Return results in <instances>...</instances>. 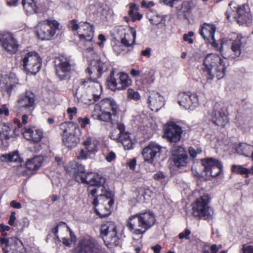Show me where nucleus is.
Wrapping results in <instances>:
<instances>
[{
	"label": "nucleus",
	"instance_id": "nucleus-1",
	"mask_svg": "<svg viewBox=\"0 0 253 253\" xmlns=\"http://www.w3.org/2000/svg\"><path fill=\"white\" fill-rule=\"evenodd\" d=\"M107 70V66L101 60H93L91 62L85 70L89 75H92L88 79H81L76 81L73 87V92L79 102L87 105H90L100 98L102 91V85L95 79L101 76Z\"/></svg>",
	"mask_w": 253,
	"mask_h": 253
},
{
	"label": "nucleus",
	"instance_id": "nucleus-2",
	"mask_svg": "<svg viewBox=\"0 0 253 253\" xmlns=\"http://www.w3.org/2000/svg\"><path fill=\"white\" fill-rule=\"evenodd\" d=\"M66 170L72 173L76 180L79 182L86 183L89 186L97 187L102 191L104 189L105 178L103 177L95 172L85 173L84 166L76 161L69 162L66 166Z\"/></svg>",
	"mask_w": 253,
	"mask_h": 253
},
{
	"label": "nucleus",
	"instance_id": "nucleus-3",
	"mask_svg": "<svg viewBox=\"0 0 253 253\" xmlns=\"http://www.w3.org/2000/svg\"><path fill=\"white\" fill-rule=\"evenodd\" d=\"M203 64V73L208 81H211L215 76L218 80L225 76L226 67L224 60L218 55L209 54L205 58Z\"/></svg>",
	"mask_w": 253,
	"mask_h": 253
},
{
	"label": "nucleus",
	"instance_id": "nucleus-4",
	"mask_svg": "<svg viewBox=\"0 0 253 253\" xmlns=\"http://www.w3.org/2000/svg\"><path fill=\"white\" fill-rule=\"evenodd\" d=\"M118 111V107L115 100L111 98L101 100L94 105L91 116L94 119L104 122L112 121Z\"/></svg>",
	"mask_w": 253,
	"mask_h": 253
},
{
	"label": "nucleus",
	"instance_id": "nucleus-5",
	"mask_svg": "<svg viewBox=\"0 0 253 253\" xmlns=\"http://www.w3.org/2000/svg\"><path fill=\"white\" fill-rule=\"evenodd\" d=\"M210 197L208 195H204L197 199L193 205V214L195 217L205 220L212 219L213 209L209 206Z\"/></svg>",
	"mask_w": 253,
	"mask_h": 253
},
{
	"label": "nucleus",
	"instance_id": "nucleus-6",
	"mask_svg": "<svg viewBox=\"0 0 253 253\" xmlns=\"http://www.w3.org/2000/svg\"><path fill=\"white\" fill-rule=\"evenodd\" d=\"M70 24L72 30H78V35L80 42L84 44L87 43L89 48H90L94 37L93 26L87 22H81L79 25L75 19L71 20Z\"/></svg>",
	"mask_w": 253,
	"mask_h": 253
},
{
	"label": "nucleus",
	"instance_id": "nucleus-7",
	"mask_svg": "<svg viewBox=\"0 0 253 253\" xmlns=\"http://www.w3.org/2000/svg\"><path fill=\"white\" fill-rule=\"evenodd\" d=\"M59 23L55 20H46L38 24L35 32L41 40H50L59 29Z\"/></svg>",
	"mask_w": 253,
	"mask_h": 253
},
{
	"label": "nucleus",
	"instance_id": "nucleus-8",
	"mask_svg": "<svg viewBox=\"0 0 253 253\" xmlns=\"http://www.w3.org/2000/svg\"><path fill=\"white\" fill-rule=\"evenodd\" d=\"M21 65L27 73L35 75L41 69L42 59L36 52L23 53L21 55Z\"/></svg>",
	"mask_w": 253,
	"mask_h": 253
},
{
	"label": "nucleus",
	"instance_id": "nucleus-9",
	"mask_svg": "<svg viewBox=\"0 0 253 253\" xmlns=\"http://www.w3.org/2000/svg\"><path fill=\"white\" fill-rule=\"evenodd\" d=\"M110 137L121 142L126 150H130L133 148V142L130 136V133L125 131V126L121 123H117L113 126Z\"/></svg>",
	"mask_w": 253,
	"mask_h": 253
},
{
	"label": "nucleus",
	"instance_id": "nucleus-10",
	"mask_svg": "<svg viewBox=\"0 0 253 253\" xmlns=\"http://www.w3.org/2000/svg\"><path fill=\"white\" fill-rule=\"evenodd\" d=\"M101 234L105 245L108 248H113L119 244L116 226L113 222L109 221L103 224Z\"/></svg>",
	"mask_w": 253,
	"mask_h": 253
},
{
	"label": "nucleus",
	"instance_id": "nucleus-11",
	"mask_svg": "<svg viewBox=\"0 0 253 253\" xmlns=\"http://www.w3.org/2000/svg\"><path fill=\"white\" fill-rule=\"evenodd\" d=\"M52 232L59 241L67 247H71L76 241V236L65 223H59L52 229Z\"/></svg>",
	"mask_w": 253,
	"mask_h": 253
},
{
	"label": "nucleus",
	"instance_id": "nucleus-12",
	"mask_svg": "<svg viewBox=\"0 0 253 253\" xmlns=\"http://www.w3.org/2000/svg\"><path fill=\"white\" fill-rule=\"evenodd\" d=\"M63 130L62 141L64 144L69 148L75 147L79 142L80 139L77 135L78 129L73 123H64L61 125Z\"/></svg>",
	"mask_w": 253,
	"mask_h": 253
},
{
	"label": "nucleus",
	"instance_id": "nucleus-13",
	"mask_svg": "<svg viewBox=\"0 0 253 253\" xmlns=\"http://www.w3.org/2000/svg\"><path fill=\"white\" fill-rule=\"evenodd\" d=\"M210 114L213 123L217 126L223 127L228 122L227 108L222 102H216Z\"/></svg>",
	"mask_w": 253,
	"mask_h": 253
},
{
	"label": "nucleus",
	"instance_id": "nucleus-14",
	"mask_svg": "<svg viewBox=\"0 0 253 253\" xmlns=\"http://www.w3.org/2000/svg\"><path fill=\"white\" fill-rule=\"evenodd\" d=\"M164 131V138L171 143H176L181 140L183 130L180 126L170 122L165 125Z\"/></svg>",
	"mask_w": 253,
	"mask_h": 253
},
{
	"label": "nucleus",
	"instance_id": "nucleus-15",
	"mask_svg": "<svg viewBox=\"0 0 253 253\" xmlns=\"http://www.w3.org/2000/svg\"><path fill=\"white\" fill-rule=\"evenodd\" d=\"M56 73L61 80L69 79L71 70L70 60L64 56H60L54 60Z\"/></svg>",
	"mask_w": 253,
	"mask_h": 253
},
{
	"label": "nucleus",
	"instance_id": "nucleus-16",
	"mask_svg": "<svg viewBox=\"0 0 253 253\" xmlns=\"http://www.w3.org/2000/svg\"><path fill=\"white\" fill-rule=\"evenodd\" d=\"M75 253H100V249L90 237L82 238L75 249Z\"/></svg>",
	"mask_w": 253,
	"mask_h": 253
},
{
	"label": "nucleus",
	"instance_id": "nucleus-17",
	"mask_svg": "<svg viewBox=\"0 0 253 253\" xmlns=\"http://www.w3.org/2000/svg\"><path fill=\"white\" fill-rule=\"evenodd\" d=\"M113 76L114 72H112L107 83L108 86L112 90L125 89L132 84V81L127 74L120 73L121 83H117V80L113 77Z\"/></svg>",
	"mask_w": 253,
	"mask_h": 253
},
{
	"label": "nucleus",
	"instance_id": "nucleus-18",
	"mask_svg": "<svg viewBox=\"0 0 253 253\" xmlns=\"http://www.w3.org/2000/svg\"><path fill=\"white\" fill-rule=\"evenodd\" d=\"M231 40L232 41L231 49L233 52L231 55V58H236L239 57L242 50L245 47L248 39L246 37L242 36L241 34H232ZM231 40L229 39V41Z\"/></svg>",
	"mask_w": 253,
	"mask_h": 253
},
{
	"label": "nucleus",
	"instance_id": "nucleus-19",
	"mask_svg": "<svg viewBox=\"0 0 253 253\" xmlns=\"http://www.w3.org/2000/svg\"><path fill=\"white\" fill-rule=\"evenodd\" d=\"M202 165L205 175L207 176L215 177L218 175L221 171L222 165L221 163L212 158L207 159L202 161Z\"/></svg>",
	"mask_w": 253,
	"mask_h": 253
},
{
	"label": "nucleus",
	"instance_id": "nucleus-20",
	"mask_svg": "<svg viewBox=\"0 0 253 253\" xmlns=\"http://www.w3.org/2000/svg\"><path fill=\"white\" fill-rule=\"evenodd\" d=\"M35 95L30 91L21 94L17 100L18 106L27 110L28 113L31 114L35 107Z\"/></svg>",
	"mask_w": 253,
	"mask_h": 253
},
{
	"label": "nucleus",
	"instance_id": "nucleus-21",
	"mask_svg": "<svg viewBox=\"0 0 253 253\" xmlns=\"http://www.w3.org/2000/svg\"><path fill=\"white\" fill-rule=\"evenodd\" d=\"M178 104L186 109L193 110L198 103L197 96L190 92H181L178 96Z\"/></svg>",
	"mask_w": 253,
	"mask_h": 253
},
{
	"label": "nucleus",
	"instance_id": "nucleus-22",
	"mask_svg": "<svg viewBox=\"0 0 253 253\" xmlns=\"http://www.w3.org/2000/svg\"><path fill=\"white\" fill-rule=\"evenodd\" d=\"M0 42L3 48L10 54L15 53L18 49V44L12 35L6 33L0 36Z\"/></svg>",
	"mask_w": 253,
	"mask_h": 253
},
{
	"label": "nucleus",
	"instance_id": "nucleus-23",
	"mask_svg": "<svg viewBox=\"0 0 253 253\" xmlns=\"http://www.w3.org/2000/svg\"><path fill=\"white\" fill-rule=\"evenodd\" d=\"M22 134L25 139L35 143L40 142L43 137L42 129L35 126L26 127Z\"/></svg>",
	"mask_w": 253,
	"mask_h": 253
},
{
	"label": "nucleus",
	"instance_id": "nucleus-24",
	"mask_svg": "<svg viewBox=\"0 0 253 253\" xmlns=\"http://www.w3.org/2000/svg\"><path fill=\"white\" fill-rule=\"evenodd\" d=\"M127 226L133 234L140 235L146 230L138 214L130 216L127 221Z\"/></svg>",
	"mask_w": 253,
	"mask_h": 253
},
{
	"label": "nucleus",
	"instance_id": "nucleus-25",
	"mask_svg": "<svg viewBox=\"0 0 253 253\" xmlns=\"http://www.w3.org/2000/svg\"><path fill=\"white\" fill-rule=\"evenodd\" d=\"M158 152V144L156 143L151 142L147 146L143 148L141 154L144 162L153 164Z\"/></svg>",
	"mask_w": 253,
	"mask_h": 253
},
{
	"label": "nucleus",
	"instance_id": "nucleus-26",
	"mask_svg": "<svg viewBox=\"0 0 253 253\" xmlns=\"http://www.w3.org/2000/svg\"><path fill=\"white\" fill-rule=\"evenodd\" d=\"M237 13L238 15L237 22L239 24L242 25L251 21L252 15L248 5L243 4L238 7Z\"/></svg>",
	"mask_w": 253,
	"mask_h": 253
},
{
	"label": "nucleus",
	"instance_id": "nucleus-27",
	"mask_svg": "<svg viewBox=\"0 0 253 253\" xmlns=\"http://www.w3.org/2000/svg\"><path fill=\"white\" fill-rule=\"evenodd\" d=\"M15 127L10 124H3L0 131V139L3 142L17 135Z\"/></svg>",
	"mask_w": 253,
	"mask_h": 253
},
{
	"label": "nucleus",
	"instance_id": "nucleus-28",
	"mask_svg": "<svg viewBox=\"0 0 253 253\" xmlns=\"http://www.w3.org/2000/svg\"><path fill=\"white\" fill-rule=\"evenodd\" d=\"M13 239L14 243L2 248L3 252L4 253H24L25 250L22 242L16 237H13Z\"/></svg>",
	"mask_w": 253,
	"mask_h": 253
},
{
	"label": "nucleus",
	"instance_id": "nucleus-29",
	"mask_svg": "<svg viewBox=\"0 0 253 253\" xmlns=\"http://www.w3.org/2000/svg\"><path fill=\"white\" fill-rule=\"evenodd\" d=\"M216 29L214 25L211 23H204L201 26L200 34L205 41L213 40Z\"/></svg>",
	"mask_w": 253,
	"mask_h": 253
},
{
	"label": "nucleus",
	"instance_id": "nucleus-30",
	"mask_svg": "<svg viewBox=\"0 0 253 253\" xmlns=\"http://www.w3.org/2000/svg\"><path fill=\"white\" fill-rule=\"evenodd\" d=\"M136 32L133 27H129L124 38L121 39V43L126 47H131L135 43Z\"/></svg>",
	"mask_w": 253,
	"mask_h": 253
},
{
	"label": "nucleus",
	"instance_id": "nucleus-31",
	"mask_svg": "<svg viewBox=\"0 0 253 253\" xmlns=\"http://www.w3.org/2000/svg\"><path fill=\"white\" fill-rule=\"evenodd\" d=\"M138 214L146 230L154 225L155 217L153 212L148 211L138 213Z\"/></svg>",
	"mask_w": 253,
	"mask_h": 253
},
{
	"label": "nucleus",
	"instance_id": "nucleus-32",
	"mask_svg": "<svg viewBox=\"0 0 253 253\" xmlns=\"http://www.w3.org/2000/svg\"><path fill=\"white\" fill-rule=\"evenodd\" d=\"M93 204L96 213L100 217H104L110 214L111 210L110 206H106L103 203L98 202L97 199H94Z\"/></svg>",
	"mask_w": 253,
	"mask_h": 253
},
{
	"label": "nucleus",
	"instance_id": "nucleus-33",
	"mask_svg": "<svg viewBox=\"0 0 253 253\" xmlns=\"http://www.w3.org/2000/svg\"><path fill=\"white\" fill-rule=\"evenodd\" d=\"M2 82V84H4L7 92L10 93L11 90L18 84V79L15 74L10 73L5 76Z\"/></svg>",
	"mask_w": 253,
	"mask_h": 253
},
{
	"label": "nucleus",
	"instance_id": "nucleus-34",
	"mask_svg": "<svg viewBox=\"0 0 253 253\" xmlns=\"http://www.w3.org/2000/svg\"><path fill=\"white\" fill-rule=\"evenodd\" d=\"M141 4L142 7L149 8V11L147 13V17L152 24L157 25L158 16L157 12L156 10L153 11L150 9L152 6L154 5V2L152 1L147 2L146 1L143 0L141 1Z\"/></svg>",
	"mask_w": 253,
	"mask_h": 253
},
{
	"label": "nucleus",
	"instance_id": "nucleus-35",
	"mask_svg": "<svg viewBox=\"0 0 253 253\" xmlns=\"http://www.w3.org/2000/svg\"><path fill=\"white\" fill-rule=\"evenodd\" d=\"M42 160L43 158L41 156H37L30 159L26 162V168L31 171H36L41 167Z\"/></svg>",
	"mask_w": 253,
	"mask_h": 253
},
{
	"label": "nucleus",
	"instance_id": "nucleus-36",
	"mask_svg": "<svg viewBox=\"0 0 253 253\" xmlns=\"http://www.w3.org/2000/svg\"><path fill=\"white\" fill-rule=\"evenodd\" d=\"M95 199H98V202L99 203H103L104 205L110 206V208L111 209L112 206L114 204V200L113 195L111 193L106 192H102L99 195V197Z\"/></svg>",
	"mask_w": 253,
	"mask_h": 253
},
{
	"label": "nucleus",
	"instance_id": "nucleus-37",
	"mask_svg": "<svg viewBox=\"0 0 253 253\" xmlns=\"http://www.w3.org/2000/svg\"><path fill=\"white\" fill-rule=\"evenodd\" d=\"M0 160L2 162H20L22 159L18 151H15L13 152L3 154L0 156Z\"/></svg>",
	"mask_w": 253,
	"mask_h": 253
},
{
	"label": "nucleus",
	"instance_id": "nucleus-38",
	"mask_svg": "<svg viewBox=\"0 0 253 253\" xmlns=\"http://www.w3.org/2000/svg\"><path fill=\"white\" fill-rule=\"evenodd\" d=\"M37 0H22V5L26 12L32 14L37 12Z\"/></svg>",
	"mask_w": 253,
	"mask_h": 253
},
{
	"label": "nucleus",
	"instance_id": "nucleus-39",
	"mask_svg": "<svg viewBox=\"0 0 253 253\" xmlns=\"http://www.w3.org/2000/svg\"><path fill=\"white\" fill-rule=\"evenodd\" d=\"M174 165L180 168L185 167L188 163V155L186 154H180L179 156H172Z\"/></svg>",
	"mask_w": 253,
	"mask_h": 253
},
{
	"label": "nucleus",
	"instance_id": "nucleus-40",
	"mask_svg": "<svg viewBox=\"0 0 253 253\" xmlns=\"http://www.w3.org/2000/svg\"><path fill=\"white\" fill-rule=\"evenodd\" d=\"M253 149V146L246 143H242L238 147L237 151L240 154L248 157L250 152L252 151Z\"/></svg>",
	"mask_w": 253,
	"mask_h": 253
},
{
	"label": "nucleus",
	"instance_id": "nucleus-41",
	"mask_svg": "<svg viewBox=\"0 0 253 253\" xmlns=\"http://www.w3.org/2000/svg\"><path fill=\"white\" fill-rule=\"evenodd\" d=\"M232 171L237 174H245L246 177L251 172V170L241 165H234L232 167Z\"/></svg>",
	"mask_w": 253,
	"mask_h": 253
},
{
	"label": "nucleus",
	"instance_id": "nucleus-42",
	"mask_svg": "<svg viewBox=\"0 0 253 253\" xmlns=\"http://www.w3.org/2000/svg\"><path fill=\"white\" fill-rule=\"evenodd\" d=\"M144 193V190L141 189L139 191H136L134 193L133 198L131 200V202L135 205L137 203L141 202L145 198L143 196Z\"/></svg>",
	"mask_w": 253,
	"mask_h": 253
},
{
	"label": "nucleus",
	"instance_id": "nucleus-43",
	"mask_svg": "<svg viewBox=\"0 0 253 253\" xmlns=\"http://www.w3.org/2000/svg\"><path fill=\"white\" fill-rule=\"evenodd\" d=\"M172 156H179L180 154H186L185 149L181 146L174 145L171 148Z\"/></svg>",
	"mask_w": 253,
	"mask_h": 253
},
{
	"label": "nucleus",
	"instance_id": "nucleus-44",
	"mask_svg": "<svg viewBox=\"0 0 253 253\" xmlns=\"http://www.w3.org/2000/svg\"><path fill=\"white\" fill-rule=\"evenodd\" d=\"M127 97L130 99L137 101L140 98V95L138 92L134 91L132 88H128L127 90Z\"/></svg>",
	"mask_w": 253,
	"mask_h": 253
},
{
	"label": "nucleus",
	"instance_id": "nucleus-45",
	"mask_svg": "<svg viewBox=\"0 0 253 253\" xmlns=\"http://www.w3.org/2000/svg\"><path fill=\"white\" fill-rule=\"evenodd\" d=\"M84 145L85 146V149H86L89 152H94L95 150V145L91 143V138L88 137L84 142Z\"/></svg>",
	"mask_w": 253,
	"mask_h": 253
},
{
	"label": "nucleus",
	"instance_id": "nucleus-46",
	"mask_svg": "<svg viewBox=\"0 0 253 253\" xmlns=\"http://www.w3.org/2000/svg\"><path fill=\"white\" fill-rule=\"evenodd\" d=\"M192 3L193 2L191 1H184L182 3L181 7L179 9H178V7H177V10L179 12L181 9H183L184 12L188 11L192 9Z\"/></svg>",
	"mask_w": 253,
	"mask_h": 253
},
{
	"label": "nucleus",
	"instance_id": "nucleus-47",
	"mask_svg": "<svg viewBox=\"0 0 253 253\" xmlns=\"http://www.w3.org/2000/svg\"><path fill=\"white\" fill-rule=\"evenodd\" d=\"M92 186H90L88 188V190L89 191V194L91 196H92L93 197H94V198H97L99 197V195L100 193H99V191H101V193H102V190L101 189H98L97 187H91ZM105 188L102 190V192H105Z\"/></svg>",
	"mask_w": 253,
	"mask_h": 253
},
{
	"label": "nucleus",
	"instance_id": "nucleus-48",
	"mask_svg": "<svg viewBox=\"0 0 253 253\" xmlns=\"http://www.w3.org/2000/svg\"><path fill=\"white\" fill-rule=\"evenodd\" d=\"M202 152V150L200 148H195L190 147L189 148V153L191 157L193 159L195 158L198 154H200Z\"/></svg>",
	"mask_w": 253,
	"mask_h": 253
},
{
	"label": "nucleus",
	"instance_id": "nucleus-49",
	"mask_svg": "<svg viewBox=\"0 0 253 253\" xmlns=\"http://www.w3.org/2000/svg\"><path fill=\"white\" fill-rule=\"evenodd\" d=\"M126 47L123 44L121 43H116L113 46L114 51L117 54H119L122 52L126 50Z\"/></svg>",
	"mask_w": 253,
	"mask_h": 253
},
{
	"label": "nucleus",
	"instance_id": "nucleus-50",
	"mask_svg": "<svg viewBox=\"0 0 253 253\" xmlns=\"http://www.w3.org/2000/svg\"><path fill=\"white\" fill-rule=\"evenodd\" d=\"M14 239L13 237H11L8 239L4 238H0V245L1 246L4 245V247L9 246V244H12L14 243Z\"/></svg>",
	"mask_w": 253,
	"mask_h": 253
},
{
	"label": "nucleus",
	"instance_id": "nucleus-51",
	"mask_svg": "<svg viewBox=\"0 0 253 253\" xmlns=\"http://www.w3.org/2000/svg\"><path fill=\"white\" fill-rule=\"evenodd\" d=\"M91 152H89L86 149H82L81 150L79 155L78 156V159L79 160H85L89 156Z\"/></svg>",
	"mask_w": 253,
	"mask_h": 253
},
{
	"label": "nucleus",
	"instance_id": "nucleus-52",
	"mask_svg": "<svg viewBox=\"0 0 253 253\" xmlns=\"http://www.w3.org/2000/svg\"><path fill=\"white\" fill-rule=\"evenodd\" d=\"M194 35V33L192 31L188 32V34H185L183 35V40L184 41L188 42L189 44H192L193 43V40L191 38Z\"/></svg>",
	"mask_w": 253,
	"mask_h": 253
},
{
	"label": "nucleus",
	"instance_id": "nucleus-53",
	"mask_svg": "<svg viewBox=\"0 0 253 253\" xmlns=\"http://www.w3.org/2000/svg\"><path fill=\"white\" fill-rule=\"evenodd\" d=\"M67 112L69 115V119L72 120L77 113V109L75 107L68 108Z\"/></svg>",
	"mask_w": 253,
	"mask_h": 253
},
{
	"label": "nucleus",
	"instance_id": "nucleus-54",
	"mask_svg": "<svg viewBox=\"0 0 253 253\" xmlns=\"http://www.w3.org/2000/svg\"><path fill=\"white\" fill-rule=\"evenodd\" d=\"M78 122L81 124V127L83 128H84L87 125L90 123L89 119L87 118H82L80 117L78 118Z\"/></svg>",
	"mask_w": 253,
	"mask_h": 253
},
{
	"label": "nucleus",
	"instance_id": "nucleus-55",
	"mask_svg": "<svg viewBox=\"0 0 253 253\" xmlns=\"http://www.w3.org/2000/svg\"><path fill=\"white\" fill-rule=\"evenodd\" d=\"M242 250L243 253H253V246L247 244L244 245Z\"/></svg>",
	"mask_w": 253,
	"mask_h": 253
},
{
	"label": "nucleus",
	"instance_id": "nucleus-56",
	"mask_svg": "<svg viewBox=\"0 0 253 253\" xmlns=\"http://www.w3.org/2000/svg\"><path fill=\"white\" fill-rule=\"evenodd\" d=\"M136 165V160L135 158L130 160L126 163V166L131 170H134Z\"/></svg>",
	"mask_w": 253,
	"mask_h": 253
},
{
	"label": "nucleus",
	"instance_id": "nucleus-57",
	"mask_svg": "<svg viewBox=\"0 0 253 253\" xmlns=\"http://www.w3.org/2000/svg\"><path fill=\"white\" fill-rule=\"evenodd\" d=\"M191 234V231L189 229H186L184 232H181L179 234V238L180 239H183L185 238L186 239H188L189 236Z\"/></svg>",
	"mask_w": 253,
	"mask_h": 253
},
{
	"label": "nucleus",
	"instance_id": "nucleus-58",
	"mask_svg": "<svg viewBox=\"0 0 253 253\" xmlns=\"http://www.w3.org/2000/svg\"><path fill=\"white\" fill-rule=\"evenodd\" d=\"M179 1L180 0H163L164 3L170 7H173L174 4Z\"/></svg>",
	"mask_w": 253,
	"mask_h": 253
},
{
	"label": "nucleus",
	"instance_id": "nucleus-59",
	"mask_svg": "<svg viewBox=\"0 0 253 253\" xmlns=\"http://www.w3.org/2000/svg\"><path fill=\"white\" fill-rule=\"evenodd\" d=\"M116 158V155L113 152H109L106 156V160L109 162H111L112 160H114Z\"/></svg>",
	"mask_w": 253,
	"mask_h": 253
},
{
	"label": "nucleus",
	"instance_id": "nucleus-60",
	"mask_svg": "<svg viewBox=\"0 0 253 253\" xmlns=\"http://www.w3.org/2000/svg\"><path fill=\"white\" fill-rule=\"evenodd\" d=\"M141 71L135 69H132L130 71V75L135 78L138 77L140 76Z\"/></svg>",
	"mask_w": 253,
	"mask_h": 253
},
{
	"label": "nucleus",
	"instance_id": "nucleus-61",
	"mask_svg": "<svg viewBox=\"0 0 253 253\" xmlns=\"http://www.w3.org/2000/svg\"><path fill=\"white\" fill-rule=\"evenodd\" d=\"M151 49L150 48H147L146 49L142 50L141 52V54L142 56H146L147 57H150L151 56Z\"/></svg>",
	"mask_w": 253,
	"mask_h": 253
},
{
	"label": "nucleus",
	"instance_id": "nucleus-62",
	"mask_svg": "<svg viewBox=\"0 0 253 253\" xmlns=\"http://www.w3.org/2000/svg\"><path fill=\"white\" fill-rule=\"evenodd\" d=\"M130 9L128 11V15L131 17V16L134 14V12L137 10V7L135 4H132L130 6Z\"/></svg>",
	"mask_w": 253,
	"mask_h": 253
},
{
	"label": "nucleus",
	"instance_id": "nucleus-63",
	"mask_svg": "<svg viewBox=\"0 0 253 253\" xmlns=\"http://www.w3.org/2000/svg\"><path fill=\"white\" fill-rule=\"evenodd\" d=\"M16 219L15 213L14 212H12L10 216L9 219L8 221V224L10 225H13L15 220Z\"/></svg>",
	"mask_w": 253,
	"mask_h": 253
},
{
	"label": "nucleus",
	"instance_id": "nucleus-64",
	"mask_svg": "<svg viewBox=\"0 0 253 253\" xmlns=\"http://www.w3.org/2000/svg\"><path fill=\"white\" fill-rule=\"evenodd\" d=\"M0 110H1V111L2 112L0 113V115L3 114L5 116L9 115V110L5 105H2V107L0 108Z\"/></svg>",
	"mask_w": 253,
	"mask_h": 253
}]
</instances>
